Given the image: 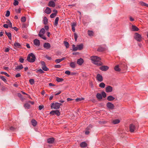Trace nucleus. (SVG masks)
I'll return each mask as SVG.
<instances>
[{
    "instance_id": "nucleus-1",
    "label": "nucleus",
    "mask_w": 148,
    "mask_h": 148,
    "mask_svg": "<svg viewBox=\"0 0 148 148\" xmlns=\"http://www.w3.org/2000/svg\"><path fill=\"white\" fill-rule=\"evenodd\" d=\"M90 59L92 61V62L95 65L101 66L103 64V63L100 61L101 60L100 58L99 57L93 56L90 57Z\"/></svg>"
},
{
    "instance_id": "nucleus-2",
    "label": "nucleus",
    "mask_w": 148,
    "mask_h": 148,
    "mask_svg": "<svg viewBox=\"0 0 148 148\" xmlns=\"http://www.w3.org/2000/svg\"><path fill=\"white\" fill-rule=\"evenodd\" d=\"M36 57L33 53H30L27 56V60L30 62H34L35 61Z\"/></svg>"
},
{
    "instance_id": "nucleus-3",
    "label": "nucleus",
    "mask_w": 148,
    "mask_h": 148,
    "mask_svg": "<svg viewBox=\"0 0 148 148\" xmlns=\"http://www.w3.org/2000/svg\"><path fill=\"white\" fill-rule=\"evenodd\" d=\"M62 105V104L60 103L56 102L55 103H53L51 104V108H54L55 109H58L59 108L60 106Z\"/></svg>"
},
{
    "instance_id": "nucleus-4",
    "label": "nucleus",
    "mask_w": 148,
    "mask_h": 148,
    "mask_svg": "<svg viewBox=\"0 0 148 148\" xmlns=\"http://www.w3.org/2000/svg\"><path fill=\"white\" fill-rule=\"evenodd\" d=\"M134 38L138 41H141L142 39V37L141 35L137 32L135 33Z\"/></svg>"
},
{
    "instance_id": "nucleus-5",
    "label": "nucleus",
    "mask_w": 148,
    "mask_h": 148,
    "mask_svg": "<svg viewBox=\"0 0 148 148\" xmlns=\"http://www.w3.org/2000/svg\"><path fill=\"white\" fill-rule=\"evenodd\" d=\"M107 107L110 110L114 109V104L110 102H108L106 104Z\"/></svg>"
},
{
    "instance_id": "nucleus-6",
    "label": "nucleus",
    "mask_w": 148,
    "mask_h": 148,
    "mask_svg": "<svg viewBox=\"0 0 148 148\" xmlns=\"http://www.w3.org/2000/svg\"><path fill=\"white\" fill-rule=\"evenodd\" d=\"M136 129V126L134 124H131L130 125V131L131 132H134Z\"/></svg>"
},
{
    "instance_id": "nucleus-7",
    "label": "nucleus",
    "mask_w": 148,
    "mask_h": 148,
    "mask_svg": "<svg viewBox=\"0 0 148 148\" xmlns=\"http://www.w3.org/2000/svg\"><path fill=\"white\" fill-rule=\"evenodd\" d=\"M50 114H51L52 115H55V114H56L57 116H59L60 114V113L58 110H52L51 111Z\"/></svg>"
},
{
    "instance_id": "nucleus-8",
    "label": "nucleus",
    "mask_w": 148,
    "mask_h": 148,
    "mask_svg": "<svg viewBox=\"0 0 148 148\" xmlns=\"http://www.w3.org/2000/svg\"><path fill=\"white\" fill-rule=\"evenodd\" d=\"M41 63L42 65V70L45 71H48L49 69L46 66L45 62L44 61H41Z\"/></svg>"
},
{
    "instance_id": "nucleus-9",
    "label": "nucleus",
    "mask_w": 148,
    "mask_h": 148,
    "mask_svg": "<svg viewBox=\"0 0 148 148\" xmlns=\"http://www.w3.org/2000/svg\"><path fill=\"white\" fill-rule=\"evenodd\" d=\"M45 29L44 28H42L40 30L39 32L38 35L40 37H42V35L43 34H45Z\"/></svg>"
},
{
    "instance_id": "nucleus-10",
    "label": "nucleus",
    "mask_w": 148,
    "mask_h": 148,
    "mask_svg": "<svg viewBox=\"0 0 148 148\" xmlns=\"http://www.w3.org/2000/svg\"><path fill=\"white\" fill-rule=\"evenodd\" d=\"M106 92H111L113 90V87L111 86H108L106 88Z\"/></svg>"
},
{
    "instance_id": "nucleus-11",
    "label": "nucleus",
    "mask_w": 148,
    "mask_h": 148,
    "mask_svg": "<svg viewBox=\"0 0 148 148\" xmlns=\"http://www.w3.org/2000/svg\"><path fill=\"white\" fill-rule=\"evenodd\" d=\"M109 69V67L108 66H106V65H103L100 67V69L103 71H106L108 70Z\"/></svg>"
},
{
    "instance_id": "nucleus-12",
    "label": "nucleus",
    "mask_w": 148,
    "mask_h": 148,
    "mask_svg": "<svg viewBox=\"0 0 148 148\" xmlns=\"http://www.w3.org/2000/svg\"><path fill=\"white\" fill-rule=\"evenodd\" d=\"M43 47L44 48H45L46 49H49L51 47V44L49 43L46 42L43 45Z\"/></svg>"
},
{
    "instance_id": "nucleus-13",
    "label": "nucleus",
    "mask_w": 148,
    "mask_h": 148,
    "mask_svg": "<svg viewBox=\"0 0 148 148\" xmlns=\"http://www.w3.org/2000/svg\"><path fill=\"white\" fill-rule=\"evenodd\" d=\"M96 78L97 79L99 82H102L103 80V78L102 76L99 74H97Z\"/></svg>"
},
{
    "instance_id": "nucleus-14",
    "label": "nucleus",
    "mask_w": 148,
    "mask_h": 148,
    "mask_svg": "<svg viewBox=\"0 0 148 148\" xmlns=\"http://www.w3.org/2000/svg\"><path fill=\"white\" fill-rule=\"evenodd\" d=\"M84 59L82 58H80L79 59L77 60V64L79 65H81L84 63Z\"/></svg>"
},
{
    "instance_id": "nucleus-15",
    "label": "nucleus",
    "mask_w": 148,
    "mask_h": 148,
    "mask_svg": "<svg viewBox=\"0 0 148 148\" xmlns=\"http://www.w3.org/2000/svg\"><path fill=\"white\" fill-rule=\"evenodd\" d=\"M48 6L49 7H55L56 6V4L53 1H50L48 3Z\"/></svg>"
},
{
    "instance_id": "nucleus-16",
    "label": "nucleus",
    "mask_w": 148,
    "mask_h": 148,
    "mask_svg": "<svg viewBox=\"0 0 148 148\" xmlns=\"http://www.w3.org/2000/svg\"><path fill=\"white\" fill-rule=\"evenodd\" d=\"M34 43L36 46H39L40 44V40L38 39H35L34 40Z\"/></svg>"
},
{
    "instance_id": "nucleus-17",
    "label": "nucleus",
    "mask_w": 148,
    "mask_h": 148,
    "mask_svg": "<svg viewBox=\"0 0 148 148\" xmlns=\"http://www.w3.org/2000/svg\"><path fill=\"white\" fill-rule=\"evenodd\" d=\"M55 140V139L53 137H51V138H49L47 139V142L49 143H54Z\"/></svg>"
},
{
    "instance_id": "nucleus-18",
    "label": "nucleus",
    "mask_w": 148,
    "mask_h": 148,
    "mask_svg": "<svg viewBox=\"0 0 148 148\" xmlns=\"http://www.w3.org/2000/svg\"><path fill=\"white\" fill-rule=\"evenodd\" d=\"M76 65V63L75 62H71L70 63V66L72 68H75Z\"/></svg>"
},
{
    "instance_id": "nucleus-19",
    "label": "nucleus",
    "mask_w": 148,
    "mask_h": 148,
    "mask_svg": "<svg viewBox=\"0 0 148 148\" xmlns=\"http://www.w3.org/2000/svg\"><path fill=\"white\" fill-rule=\"evenodd\" d=\"M120 67H122L123 69H126L127 66L125 62H123L121 65H120Z\"/></svg>"
},
{
    "instance_id": "nucleus-20",
    "label": "nucleus",
    "mask_w": 148,
    "mask_h": 148,
    "mask_svg": "<svg viewBox=\"0 0 148 148\" xmlns=\"http://www.w3.org/2000/svg\"><path fill=\"white\" fill-rule=\"evenodd\" d=\"M80 146L82 148H85V147H87V144L85 142H82L80 143Z\"/></svg>"
},
{
    "instance_id": "nucleus-21",
    "label": "nucleus",
    "mask_w": 148,
    "mask_h": 148,
    "mask_svg": "<svg viewBox=\"0 0 148 148\" xmlns=\"http://www.w3.org/2000/svg\"><path fill=\"white\" fill-rule=\"evenodd\" d=\"M45 13L49 14L51 12V10L50 8L49 7H47L46 10L45 11Z\"/></svg>"
},
{
    "instance_id": "nucleus-22",
    "label": "nucleus",
    "mask_w": 148,
    "mask_h": 148,
    "mask_svg": "<svg viewBox=\"0 0 148 148\" xmlns=\"http://www.w3.org/2000/svg\"><path fill=\"white\" fill-rule=\"evenodd\" d=\"M107 99L108 101H112V100H114L115 99V98L113 96L110 95V96L107 97Z\"/></svg>"
},
{
    "instance_id": "nucleus-23",
    "label": "nucleus",
    "mask_w": 148,
    "mask_h": 148,
    "mask_svg": "<svg viewBox=\"0 0 148 148\" xmlns=\"http://www.w3.org/2000/svg\"><path fill=\"white\" fill-rule=\"evenodd\" d=\"M23 68V65L22 64H21L20 65H18V66L16 67L15 69L16 70H20V69H22Z\"/></svg>"
},
{
    "instance_id": "nucleus-24",
    "label": "nucleus",
    "mask_w": 148,
    "mask_h": 148,
    "mask_svg": "<svg viewBox=\"0 0 148 148\" xmlns=\"http://www.w3.org/2000/svg\"><path fill=\"white\" fill-rule=\"evenodd\" d=\"M65 59H66V58L63 57L62 58H60V59H57L55 60V62L57 63H59L60 62L62 61L63 60Z\"/></svg>"
},
{
    "instance_id": "nucleus-25",
    "label": "nucleus",
    "mask_w": 148,
    "mask_h": 148,
    "mask_svg": "<svg viewBox=\"0 0 148 148\" xmlns=\"http://www.w3.org/2000/svg\"><path fill=\"white\" fill-rule=\"evenodd\" d=\"M132 31H138L139 30L138 28L135 25H132Z\"/></svg>"
},
{
    "instance_id": "nucleus-26",
    "label": "nucleus",
    "mask_w": 148,
    "mask_h": 148,
    "mask_svg": "<svg viewBox=\"0 0 148 148\" xmlns=\"http://www.w3.org/2000/svg\"><path fill=\"white\" fill-rule=\"evenodd\" d=\"M105 49V48H104V47H99L97 49V51L98 52H103V51H104Z\"/></svg>"
},
{
    "instance_id": "nucleus-27",
    "label": "nucleus",
    "mask_w": 148,
    "mask_h": 148,
    "mask_svg": "<svg viewBox=\"0 0 148 148\" xmlns=\"http://www.w3.org/2000/svg\"><path fill=\"white\" fill-rule=\"evenodd\" d=\"M96 97L99 100H101L102 98V96L101 94H100V93H97L96 95Z\"/></svg>"
},
{
    "instance_id": "nucleus-28",
    "label": "nucleus",
    "mask_w": 148,
    "mask_h": 148,
    "mask_svg": "<svg viewBox=\"0 0 148 148\" xmlns=\"http://www.w3.org/2000/svg\"><path fill=\"white\" fill-rule=\"evenodd\" d=\"M5 33L7 35L8 37L10 40L12 39V34L10 32H7L5 31Z\"/></svg>"
},
{
    "instance_id": "nucleus-29",
    "label": "nucleus",
    "mask_w": 148,
    "mask_h": 148,
    "mask_svg": "<svg viewBox=\"0 0 148 148\" xmlns=\"http://www.w3.org/2000/svg\"><path fill=\"white\" fill-rule=\"evenodd\" d=\"M31 122L33 126L34 127L36 126L37 123L35 119H32V120H31Z\"/></svg>"
},
{
    "instance_id": "nucleus-30",
    "label": "nucleus",
    "mask_w": 148,
    "mask_h": 148,
    "mask_svg": "<svg viewBox=\"0 0 148 148\" xmlns=\"http://www.w3.org/2000/svg\"><path fill=\"white\" fill-rule=\"evenodd\" d=\"M24 107L25 108L29 109L30 108V105L28 103H26L24 105Z\"/></svg>"
},
{
    "instance_id": "nucleus-31",
    "label": "nucleus",
    "mask_w": 148,
    "mask_h": 148,
    "mask_svg": "<svg viewBox=\"0 0 148 148\" xmlns=\"http://www.w3.org/2000/svg\"><path fill=\"white\" fill-rule=\"evenodd\" d=\"M59 20V17H56L54 23V25L55 26H57L58 24Z\"/></svg>"
},
{
    "instance_id": "nucleus-32",
    "label": "nucleus",
    "mask_w": 148,
    "mask_h": 148,
    "mask_svg": "<svg viewBox=\"0 0 148 148\" xmlns=\"http://www.w3.org/2000/svg\"><path fill=\"white\" fill-rule=\"evenodd\" d=\"M73 50V51H77V50H78V45H77L76 46H75V45L73 44L72 45Z\"/></svg>"
},
{
    "instance_id": "nucleus-33",
    "label": "nucleus",
    "mask_w": 148,
    "mask_h": 148,
    "mask_svg": "<svg viewBox=\"0 0 148 148\" xmlns=\"http://www.w3.org/2000/svg\"><path fill=\"white\" fill-rule=\"evenodd\" d=\"M119 65H116L115 67H114V70L117 71H121V69L119 67Z\"/></svg>"
},
{
    "instance_id": "nucleus-34",
    "label": "nucleus",
    "mask_w": 148,
    "mask_h": 148,
    "mask_svg": "<svg viewBox=\"0 0 148 148\" xmlns=\"http://www.w3.org/2000/svg\"><path fill=\"white\" fill-rule=\"evenodd\" d=\"M14 45L15 47H18L19 48H21V46L20 43H18V42H15L14 44Z\"/></svg>"
},
{
    "instance_id": "nucleus-35",
    "label": "nucleus",
    "mask_w": 148,
    "mask_h": 148,
    "mask_svg": "<svg viewBox=\"0 0 148 148\" xmlns=\"http://www.w3.org/2000/svg\"><path fill=\"white\" fill-rule=\"evenodd\" d=\"M88 34L90 36H93L94 33L93 31L88 30Z\"/></svg>"
},
{
    "instance_id": "nucleus-36",
    "label": "nucleus",
    "mask_w": 148,
    "mask_h": 148,
    "mask_svg": "<svg viewBox=\"0 0 148 148\" xmlns=\"http://www.w3.org/2000/svg\"><path fill=\"white\" fill-rule=\"evenodd\" d=\"M78 45V50H81L83 48L84 45L83 44H80Z\"/></svg>"
},
{
    "instance_id": "nucleus-37",
    "label": "nucleus",
    "mask_w": 148,
    "mask_h": 148,
    "mask_svg": "<svg viewBox=\"0 0 148 148\" xmlns=\"http://www.w3.org/2000/svg\"><path fill=\"white\" fill-rule=\"evenodd\" d=\"M139 3L142 6H145V7H147L148 8V4L144 2L140 1L139 2Z\"/></svg>"
},
{
    "instance_id": "nucleus-38",
    "label": "nucleus",
    "mask_w": 148,
    "mask_h": 148,
    "mask_svg": "<svg viewBox=\"0 0 148 148\" xmlns=\"http://www.w3.org/2000/svg\"><path fill=\"white\" fill-rule=\"evenodd\" d=\"M64 80V79L63 78H60L58 77H56V80L57 82H63Z\"/></svg>"
},
{
    "instance_id": "nucleus-39",
    "label": "nucleus",
    "mask_w": 148,
    "mask_h": 148,
    "mask_svg": "<svg viewBox=\"0 0 148 148\" xmlns=\"http://www.w3.org/2000/svg\"><path fill=\"white\" fill-rule=\"evenodd\" d=\"M120 122V121L119 119H116L112 121V123L114 124H117L119 123Z\"/></svg>"
},
{
    "instance_id": "nucleus-40",
    "label": "nucleus",
    "mask_w": 148,
    "mask_h": 148,
    "mask_svg": "<svg viewBox=\"0 0 148 148\" xmlns=\"http://www.w3.org/2000/svg\"><path fill=\"white\" fill-rule=\"evenodd\" d=\"M0 78L3 81L5 82H7V80L5 77L3 76H0Z\"/></svg>"
},
{
    "instance_id": "nucleus-41",
    "label": "nucleus",
    "mask_w": 148,
    "mask_h": 148,
    "mask_svg": "<svg viewBox=\"0 0 148 148\" xmlns=\"http://www.w3.org/2000/svg\"><path fill=\"white\" fill-rule=\"evenodd\" d=\"M48 23V19L46 17H44L43 18V23L44 24H47Z\"/></svg>"
},
{
    "instance_id": "nucleus-42",
    "label": "nucleus",
    "mask_w": 148,
    "mask_h": 148,
    "mask_svg": "<svg viewBox=\"0 0 148 148\" xmlns=\"http://www.w3.org/2000/svg\"><path fill=\"white\" fill-rule=\"evenodd\" d=\"M64 43L66 48H68L69 47V44L67 41H64Z\"/></svg>"
},
{
    "instance_id": "nucleus-43",
    "label": "nucleus",
    "mask_w": 148,
    "mask_h": 148,
    "mask_svg": "<svg viewBox=\"0 0 148 148\" xmlns=\"http://www.w3.org/2000/svg\"><path fill=\"white\" fill-rule=\"evenodd\" d=\"M105 84L103 82H101L99 84V87L102 88H103L105 87Z\"/></svg>"
},
{
    "instance_id": "nucleus-44",
    "label": "nucleus",
    "mask_w": 148,
    "mask_h": 148,
    "mask_svg": "<svg viewBox=\"0 0 148 148\" xmlns=\"http://www.w3.org/2000/svg\"><path fill=\"white\" fill-rule=\"evenodd\" d=\"M29 82L31 84H34V80L33 79H31L29 80Z\"/></svg>"
},
{
    "instance_id": "nucleus-45",
    "label": "nucleus",
    "mask_w": 148,
    "mask_h": 148,
    "mask_svg": "<svg viewBox=\"0 0 148 148\" xmlns=\"http://www.w3.org/2000/svg\"><path fill=\"white\" fill-rule=\"evenodd\" d=\"M101 94L102 97H106V94L104 91H102Z\"/></svg>"
},
{
    "instance_id": "nucleus-46",
    "label": "nucleus",
    "mask_w": 148,
    "mask_h": 148,
    "mask_svg": "<svg viewBox=\"0 0 148 148\" xmlns=\"http://www.w3.org/2000/svg\"><path fill=\"white\" fill-rule=\"evenodd\" d=\"M84 98H77L75 99V100L77 102H79V101H81L82 100H84Z\"/></svg>"
},
{
    "instance_id": "nucleus-47",
    "label": "nucleus",
    "mask_w": 148,
    "mask_h": 148,
    "mask_svg": "<svg viewBox=\"0 0 148 148\" xmlns=\"http://www.w3.org/2000/svg\"><path fill=\"white\" fill-rule=\"evenodd\" d=\"M7 23L8 24V27L9 26L10 28L12 29L13 27H12V23H11L10 20H8V22Z\"/></svg>"
},
{
    "instance_id": "nucleus-48",
    "label": "nucleus",
    "mask_w": 148,
    "mask_h": 148,
    "mask_svg": "<svg viewBox=\"0 0 148 148\" xmlns=\"http://www.w3.org/2000/svg\"><path fill=\"white\" fill-rule=\"evenodd\" d=\"M18 3H19L17 0H14L13 3V5L15 6L18 5Z\"/></svg>"
},
{
    "instance_id": "nucleus-49",
    "label": "nucleus",
    "mask_w": 148,
    "mask_h": 148,
    "mask_svg": "<svg viewBox=\"0 0 148 148\" xmlns=\"http://www.w3.org/2000/svg\"><path fill=\"white\" fill-rule=\"evenodd\" d=\"M92 127V126L91 125H89L86 128V130L89 131Z\"/></svg>"
},
{
    "instance_id": "nucleus-50",
    "label": "nucleus",
    "mask_w": 148,
    "mask_h": 148,
    "mask_svg": "<svg viewBox=\"0 0 148 148\" xmlns=\"http://www.w3.org/2000/svg\"><path fill=\"white\" fill-rule=\"evenodd\" d=\"M1 74H4V75H5V76L8 77H10L9 75H8V74L7 73H5V72H1Z\"/></svg>"
},
{
    "instance_id": "nucleus-51",
    "label": "nucleus",
    "mask_w": 148,
    "mask_h": 148,
    "mask_svg": "<svg viewBox=\"0 0 148 148\" xmlns=\"http://www.w3.org/2000/svg\"><path fill=\"white\" fill-rule=\"evenodd\" d=\"M26 17H21V21L22 22H25L26 21Z\"/></svg>"
},
{
    "instance_id": "nucleus-52",
    "label": "nucleus",
    "mask_w": 148,
    "mask_h": 148,
    "mask_svg": "<svg viewBox=\"0 0 148 148\" xmlns=\"http://www.w3.org/2000/svg\"><path fill=\"white\" fill-rule=\"evenodd\" d=\"M10 12L9 10H7L6 11V13L5 14V16H6L7 17H8V16H10Z\"/></svg>"
},
{
    "instance_id": "nucleus-53",
    "label": "nucleus",
    "mask_w": 148,
    "mask_h": 148,
    "mask_svg": "<svg viewBox=\"0 0 148 148\" xmlns=\"http://www.w3.org/2000/svg\"><path fill=\"white\" fill-rule=\"evenodd\" d=\"M55 16H56V13H53L51 14L50 17L51 18H53Z\"/></svg>"
},
{
    "instance_id": "nucleus-54",
    "label": "nucleus",
    "mask_w": 148,
    "mask_h": 148,
    "mask_svg": "<svg viewBox=\"0 0 148 148\" xmlns=\"http://www.w3.org/2000/svg\"><path fill=\"white\" fill-rule=\"evenodd\" d=\"M74 37L75 39V40L76 41H77V38L78 37V36H77V34L74 33Z\"/></svg>"
},
{
    "instance_id": "nucleus-55",
    "label": "nucleus",
    "mask_w": 148,
    "mask_h": 148,
    "mask_svg": "<svg viewBox=\"0 0 148 148\" xmlns=\"http://www.w3.org/2000/svg\"><path fill=\"white\" fill-rule=\"evenodd\" d=\"M24 60V59L22 58H20L19 59V61L21 63L23 62Z\"/></svg>"
},
{
    "instance_id": "nucleus-56",
    "label": "nucleus",
    "mask_w": 148,
    "mask_h": 148,
    "mask_svg": "<svg viewBox=\"0 0 148 148\" xmlns=\"http://www.w3.org/2000/svg\"><path fill=\"white\" fill-rule=\"evenodd\" d=\"M65 73L68 75H71V72L69 71H66L65 72Z\"/></svg>"
},
{
    "instance_id": "nucleus-57",
    "label": "nucleus",
    "mask_w": 148,
    "mask_h": 148,
    "mask_svg": "<svg viewBox=\"0 0 148 148\" xmlns=\"http://www.w3.org/2000/svg\"><path fill=\"white\" fill-rule=\"evenodd\" d=\"M15 11L17 13H20L21 12V9L20 8L18 9V10L16 9Z\"/></svg>"
},
{
    "instance_id": "nucleus-58",
    "label": "nucleus",
    "mask_w": 148,
    "mask_h": 148,
    "mask_svg": "<svg viewBox=\"0 0 148 148\" xmlns=\"http://www.w3.org/2000/svg\"><path fill=\"white\" fill-rule=\"evenodd\" d=\"M54 67L56 68H60L61 67V66L60 65H56L54 66Z\"/></svg>"
},
{
    "instance_id": "nucleus-59",
    "label": "nucleus",
    "mask_w": 148,
    "mask_h": 148,
    "mask_svg": "<svg viewBox=\"0 0 148 148\" xmlns=\"http://www.w3.org/2000/svg\"><path fill=\"white\" fill-rule=\"evenodd\" d=\"M38 71L40 73H41V74H42V73H44V71H43L42 70V69H39L38 70Z\"/></svg>"
},
{
    "instance_id": "nucleus-60",
    "label": "nucleus",
    "mask_w": 148,
    "mask_h": 148,
    "mask_svg": "<svg viewBox=\"0 0 148 148\" xmlns=\"http://www.w3.org/2000/svg\"><path fill=\"white\" fill-rule=\"evenodd\" d=\"M44 107L43 106V105H42V106L40 105V106H38L39 109V110H42V109H43V108H44Z\"/></svg>"
},
{
    "instance_id": "nucleus-61",
    "label": "nucleus",
    "mask_w": 148,
    "mask_h": 148,
    "mask_svg": "<svg viewBox=\"0 0 148 148\" xmlns=\"http://www.w3.org/2000/svg\"><path fill=\"white\" fill-rule=\"evenodd\" d=\"M21 76V75L19 73H17L15 75V77L16 78H17V77H20Z\"/></svg>"
},
{
    "instance_id": "nucleus-62",
    "label": "nucleus",
    "mask_w": 148,
    "mask_h": 148,
    "mask_svg": "<svg viewBox=\"0 0 148 148\" xmlns=\"http://www.w3.org/2000/svg\"><path fill=\"white\" fill-rule=\"evenodd\" d=\"M99 123L100 124H106V122L105 121H99Z\"/></svg>"
},
{
    "instance_id": "nucleus-63",
    "label": "nucleus",
    "mask_w": 148,
    "mask_h": 148,
    "mask_svg": "<svg viewBox=\"0 0 148 148\" xmlns=\"http://www.w3.org/2000/svg\"><path fill=\"white\" fill-rule=\"evenodd\" d=\"M3 27H4V28H8V24H4V25H3Z\"/></svg>"
},
{
    "instance_id": "nucleus-64",
    "label": "nucleus",
    "mask_w": 148,
    "mask_h": 148,
    "mask_svg": "<svg viewBox=\"0 0 148 148\" xmlns=\"http://www.w3.org/2000/svg\"><path fill=\"white\" fill-rule=\"evenodd\" d=\"M45 57L48 60H51V57L48 56H47V55H46L45 56Z\"/></svg>"
}]
</instances>
